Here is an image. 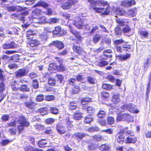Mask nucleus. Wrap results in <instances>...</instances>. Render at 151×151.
Instances as JSON below:
<instances>
[{"label": "nucleus", "instance_id": "obj_56", "mask_svg": "<svg viewBox=\"0 0 151 151\" xmlns=\"http://www.w3.org/2000/svg\"><path fill=\"white\" fill-rule=\"evenodd\" d=\"M74 25L78 29H80L82 28L83 25L82 22L81 21H78L75 22L74 23Z\"/></svg>", "mask_w": 151, "mask_h": 151}, {"label": "nucleus", "instance_id": "obj_40", "mask_svg": "<svg viewBox=\"0 0 151 151\" xmlns=\"http://www.w3.org/2000/svg\"><path fill=\"white\" fill-rule=\"evenodd\" d=\"M50 111L51 114L55 115H57L59 113L58 109L55 107H50Z\"/></svg>", "mask_w": 151, "mask_h": 151}, {"label": "nucleus", "instance_id": "obj_57", "mask_svg": "<svg viewBox=\"0 0 151 151\" xmlns=\"http://www.w3.org/2000/svg\"><path fill=\"white\" fill-rule=\"evenodd\" d=\"M101 36L100 35L96 34L93 38V40L95 43H97L100 39Z\"/></svg>", "mask_w": 151, "mask_h": 151}, {"label": "nucleus", "instance_id": "obj_18", "mask_svg": "<svg viewBox=\"0 0 151 151\" xmlns=\"http://www.w3.org/2000/svg\"><path fill=\"white\" fill-rule=\"evenodd\" d=\"M9 86L13 91H17L19 90V84L15 80L12 82Z\"/></svg>", "mask_w": 151, "mask_h": 151}, {"label": "nucleus", "instance_id": "obj_7", "mask_svg": "<svg viewBox=\"0 0 151 151\" xmlns=\"http://www.w3.org/2000/svg\"><path fill=\"white\" fill-rule=\"evenodd\" d=\"M28 40L27 43V47H36L40 44V41L37 39L32 38Z\"/></svg>", "mask_w": 151, "mask_h": 151}, {"label": "nucleus", "instance_id": "obj_61", "mask_svg": "<svg viewBox=\"0 0 151 151\" xmlns=\"http://www.w3.org/2000/svg\"><path fill=\"white\" fill-rule=\"evenodd\" d=\"M108 63L106 61L101 60L98 64V65L100 67H105L108 64Z\"/></svg>", "mask_w": 151, "mask_h": 151}, {"label": "nucleus", "instance_id": "obj_14", "mask_svg": "<svg viewBox=\"0 0 151 151\" xmlns=\"http://www.w3.org/2000/svg\"><path fill=\"white\" fill-rule=\"evenodd\" d=\"M62 28L60 26L58 25L55 27L54 29L52 31V33L53 35L61 36L63 35L61 33Z\"/></svg>", "mask_w": 151, "mask_h": 151}, {"label": "nucleus", "instance_id": "obj_17", "mask_svg": "<svg viewBox=\"0 0 151 151\" xmlns=\"http://www.w3.org/2000/svg\"><path fill=\"white\" fill-rule=\"evenodd\" d=\"M128 110L131 113L134 114H137L139 112V111L136 108V106L132 103L128 104Z\"/></svg>", "mask_w": 151, "mask_h": 151}, {"label": "nucleus", "instance_id": "obj_62", "mask_svg": "<svg viewBox=\"0 0 151 151\" xmlns=\"http://www.w3.org/2000/svg\"><path fill=\"white\" fill-rule=\"evenodd\" d=\"M32 87L35 89H37L39 88V83L37 79H35L32 80Z\"/></svg>", "mask_w": 151, "mask_h": 151}, {"label": "nucleus", "instance_id": "obj_22", "mask_svg": "<svg viewBox=\"0 0 151 151\" xmlns=\"http://www.w3.org/2000/svg\"><path fill=\"white\" fill-rule=\"evenodd\" d=\"M73 118L76 120H80L83 117V113L78 111L77 112H75L73 115Z\"/></svg>", "mask_w": 151, "mask_h": 151}, {"label": "nucleus", "instance_id": "obj_9", "mask_svg": "<svg viewBox=\"0 0 151 151\" xmlns=\"http://www.w3.org/2000/svg\"><path fill=\"white\" fill-rule=\"evenodd\" d=\"M42 10L36 8L33 10L31 13V16L29 17L30 20H32L37 18L38 16L41 14Z\"/></svg>", "mask_w": 151, "mask_h": 151}, {"label": "nucleus", "instance_id": "obj_16", "mask_svg": "<svg viewBox=\"0 0 151 151\" xmlns=\"http://www.w3.org/2000/svg\"><path fill=\"white\" fill-rule=\"evenodd\" d=\"M25 106L28 108L33 109L35 108L37 104L32 100H30L29 101H26L24 103Z\"/></svg>", "mask_w": 151, "mask_h": 151}, {"label": "nucleus", "instance_id": "obj_4", "mask_svg": "<svg viewBox=\"0 0 151 151\" xmlns=\"http://www.w3.org/2000/svg\"><path fill=\"white\" fill-rule=\"evenodd\" d=\"M28 72V71L26 70V68L19 69L15 72V77L17 78H21L26 76Z\"/></svg>", "mask_w": 151, "mask_h": 151}, {"label": "nucleus", "instance_id": "obj_21", "mask_svg": "<svg viewBox=\"0 0 151 151\" xmlns=\"http://www.w3.org/2000/svg\"><path fill=\"white\" fill-rule=\"evenodd\" d=\"M48 109L47 107H45L40 108L37 110V112L40 113L42 116L47 114L48 113Z\"/></svg>", "mask_w": 151, "mask_h": 151}, {"label": "nucleus", "instance_id": "obj_30", "mask_svg": "<svg viewBox=\"0 0 151 151\" xmlns=\"http://www.w3.org/2000/svg\"><path fill=\"white\" fill-rule=\"evenodd\" d=\"M90 9H93L94 10L95 12L98 13H100L103 12L104 9L102 7H96L93 6H90L89 7Z\"/></svg>", "mask_w": 151, "mask_h": 151}, {"label": "nucleus", "instance_id": "obj_51", "mask_svg": "<svg viewBox=\"0 0 151 151\" xmlns=\"http://www.w3.org/2000/svg\"><path fill=\"white\" fill-rule=\"evenodd\" d=\"M97 116L100 118H103L106 116V113L103 110H100L97 114Z\"/></svg>", "mask_w": 151, "mask_h": 151}, {"label": "nucleus", "instance_id": "obj_6", "mask_svg": "<svg viewBox=\"0 0 151 151\" xmlns=\"http://www.w3.org/2000/svg\"><path fill=\"white\" fill-rule=\"evenodd\" d=\"M49 45H54L59 50H61L64 47V45L63 42L58 40L52 41L49 44Z\"/></svg>", "mask_w": 151, "mask_h": 151}, {"label": "nucleus", "instance_id": "obj_8", "mask_svg": "<svg viewBox=\"0 0 151 151\" xmlns=\"http://www.w3.org/2000/svg\"><path fill=\"white\" fill-rule=\"evenodd\" d=\"M132 117V116L126 113L122 114L120 112L118 114V116L116 117V120L117 122H119L122 121L123 119L126 120H128L130 118Z\"/></svg>", "mask_w": 151, "mask_h": 151}, {"label": "nucleus", "instance_id": "obj_49", "mask_svg": "<svg viewBox=\"0 0 151 151\" xmlns=\"http://www.w3.org/2000/svg\"><path fill=\"white\" fill-rule=\"evenodd\" d=\"M68 107L69 109L70 110H75L77 108L76 103L72 102L70 103Z\"/></svg>", "mask_w": 151, "mask_h": 151}, {"label": "nucleus", "instance_id": "obj_33", "mask_svg": "<svg viewBox=\"0 0 151 151\" xmlns=\"http://www.w3.org/2000/svg\"><path fill=\"white\" fill-rule=\"evenodd\" d=\"M47 144V142L45 139H41L38 142V145L40 147L43 148Z\"/></svg>", "mask_w": 151, "mask_h": 151}, {"label": "nucleus", "instance_id": "obj_53", "mask_svg": "<svg viewBox=\"0 0 151 151\" xmlns=\"http://www.w3.org/2000/svg\"><path fill=\"white\" fill-rule=\"evenodd\" d=\"M111 7L110 6H107L105 11L101 14V15H106L109 14L110 12Z\"/></svg>", "mask_w": 151, "mask_h": 151}, {"label": "nucleus", "instance_id": "obj_35", "mask_svg": "<svg viewBox=\"0 0 151 151\" xmlns=\"http://www.w3.org/2000/svg\"><path fill=\"white\" fill-rule=\"evenodd\" d=\"M100 151H109V147L107 144H103L99 147Z\"/></svg>", "mask_w": 151, "mask_h": 151}, {"label": "nucleus", "instance_id": "obj_55", "mask_svg": "<svg viewBox=\"0 0 151 151\" xmlns=\"http://www.w3.org/2000/svg\"><path fill=\"white\" fill-rule=\"evenodd\" d=\"M39 36L42 40L43 41L47 40L48 38L47 34H46L45 32H43Z\"/></svg>", "mask_w": 151, "mask_h": 151}, {"label": "nucleus", "instance_id": "obj_54", "mask_svg": "<svg viewBox=\"0 0 151 151\" xmlns=\"http://www.w3.org/2000/svg\"><path fill=\"white\" fill-rule=\"evenodd\" d=\"M111 7L110 6H107L105 11L101 14V15H106L109 14L110 12Z\"/></svg>", "mask_w": 151, "mask_h": 151}, {"label": "nucleus", "instance_id": "obj_59", "mask_svg": "<svg viewBox=\"0 0 151 151\" xmlns=\"http://www.w3.org/2000/svg\"><path fill=\"white\" fill-rule=\"evenodd\" d=\"M90 4V6H96L98 5V3L96 0H86Z\"/></svg>", "mask_w": 151, "mask_h": 151}, {"label": "nucleus", "instance_id": "obj_15", "mask_svg": "<svg viewBox=\"0 0 151 151\" xmlns=\"http://www.w3.org/2000/svg\"><path fill=\"white\" fill-rule=\"evenodd\" d=\"M86 136H88V134L83 132H78L73 134V137L78 141L82 140L84 137Z\"/></svg>", "mask_w": 151, "mask_h": 151}, {"label": "nucleus", "instance_id": "obj_10", "mask_svg": "<svg viewBox=\"0 0 151 151\" xmlns=\"http://www.w3.org/2000/svg\"><path fill=\"white\" fill-rule=\"evenodd\" d=\"M137 141V137L134 134H131L127 136L125 140L126 144H135Z\"/></svg>", "mask_w": 151, "mask_h": 151}, {"label": "nucleus", "instance_id": "obj_27", "mask_svg": "<svg viewBox=\"0 0 151 151\" xmlns=\"http://www.w3.org/2000/svg\"><path fill=\"white\" fill-rule=\"evenodd\" d=\"M92 99L89 97H86L82 98L80 101V103L82 105H84L91 102Z\"/></svg>", "mask_w": 151, "mask_h": 151}, {"label": "nucleus", "instance_id": "obj_19", "mask_svg": "<svg viewBox=\"0 0 151 151\" xmlns=\"http://www.w3.org/2000/svg\"><path fill=\"white\" fill-rule=\"evenodd\" d=\"M100 97L103 100L108 101L110 99V95L109 92L103 91L100 93Z\"/></svg>", "mask_w": 151, "mask_h": 151}, {"label": "nucleus", "instance_id": "obj_24", "mask_svg": "<svg viewBox=\"0 0 151 151\" xmlns=\"http://www.w3.org/2000/svg\"><path fill=\"white\" fill-rule=\"evenodd\" d=\"M49 5L48 4L44 1H40L38 2L34 6V7H35L37 6H42L44 8H47Z\"/></svg>", "mask_w": 151, "mask_h": 151}, {"label": "nucleus", "instance_id": "obj_60", "mask_svg": "<svg viewBox=\"0 0 151 151\" xmlns=\"http://www.w3.org/2000/svg\"><path fill=\"white\" fill-rule=\"evenodd\" d=\"M124 42V40L122 39L116 40L113 41L114 46H117L121 44Z\"/></svg>", "mask_w": 151, "mask_h": 151}, {"label": "nucleus", "instance_id": "obj_3", "mask_svg": "<svg viewBox=\"0 0 151 151\" xmlns=\"http://www.w3.org/2000/svg\"><path fill=\"white\" fill-rule=\"evenodd\" d=\"M78 2V0H67L64 3L61 7L64 10H68L70 9L72 6L75 5Z\"/></svg>", "mask_w": 151, "mask_h": 151}, {"label": "nucleus", "instance_id": "obj_52", "mask_svg": "<svg viewBox=\"0 0 151 151\" xmlns=\"http://www.w3.org/2000/svg\"><path fill=\"white\" fill-rule=\"evenodd\" d=\"M18 31L15 27H13L11 28V30L8 32V34L10 35L15 34L18 35Z\"/></svg>", "mask_w": 151, "mask_h": 151}, {"label": "nucleus", "instance_id": "obj_1", "mask_svg": "<svg viewBox=\"0 0 151 151\" xmlns=\"http://www.w3.org/2000/svg\"><path fill=\"white\" fill-rule=\"evenodd\" d=\"M19 124L17 127L19 134L23 132L24 128L28 127L30 125V123L24 116H20L18 117L17 121Z\"/></svg>", "mask_w": 151, "mask_h": 151}, {"label": "nucleus", "instance_id": "obj_50", "mask_svg": "<svg viewBox=\"0 0 151 151\" xmlns=\"http://www.w3.org/2000/svg\"><path fill=\"white\" fill-rule=\"evenodd\" d=\"M87 81L90 84H94L95 83V78L91 76L87 77Z\"/></svg>", "mask_w": 151, "mask_h": 151}, {"label": "nucleus", "instance_id": "obj_23", "mask_svg": "<svg viewBox=\"0 0 151 151\" xmlns=\"http://www.w3.org/2000/svg\"><path fill=\"white\" fill-rule=\"evenodd\" d=\"M119 59L122 61H125L131 57V55L129 53H126L124 55H119L118 56Z\"/></svg>", "mask_w": 151, "mask_h": 151}, {"label": "nucleus", "instance_id": "obj_29", "mask_svg": "<svg viewBox=\"0 0 151 151\" xmlns=\"http://www.w3.org/2000/svg\"><path fill=\"white\" fill-rule=\"evenodd\" d=\"M113 85L109 84L104 83L102 85L101 88L104 89L107 91H110L113 88Z\"/></svg>", "mask_w": 151, "mask_h": 151}, {"label": "nucleus", "instance_id": "obj_5", "mask_svg": "<svg viewBox=\"0 0 151 151\" xmlns=\"http://www.w3.org/2000/svg\"><path fill=\"white\" fill-rule=\"evenodd\" d=\"M27 9V7H23L20 6H10L6 7V10L9 12H14L16 11L18 12L22 11L25 10Z\"/></svg>", "mask_w": 151, "mask_h": 151}, {"label": "nucleus", "instance_id": "obj_47", "mask_svg": "<svg viewBox=\"0 0 151 151\" xmlns=\"http://www.w3.org/2000/svg\"><path fill=\"white\" fill-rule=\"evenodd\" d=\"M107 122L108 124L112 125L114 123L115 120L113 117L109 116L107 117Z\"/></svg>", "mask_w": 151, "mask_h": 151}, {"label": "nucleus", "instance_id": "obj_44", "mask_svg": "<svg viewBox=\"0 0 151 151\" xmlns=\"http://www.w3.org/2000/svg\"><path fill=\"white\" fill-rule=\"evenodd\" d=\"M115 12L118 14L120 15H123L125 12L124 10L118 7H117L115 10Z\"/></svg>", "mask_w": 151, "mask_h": 151}, {"label": "nucleus", "instance_id": "obj_25", "mask_svg": "<svg viewBox=\"0 0 151 151\" xmlns=\"http://www.w3.org/2000/svg\"><path fill=\"white\" fill-rule=\"evenodd\" d=\"M49 77L48 78L47 83L50 86H55L56 85V80L52 77L50 76V75L47 74Z\"/></svg>", "mask_w": 151, "mask_h": 151}, {"label": "nucleus", "instance_id": "obj_31", "mask_svg": "<svg viewBox=\"0 0 151 151\" xmlns=\"http://www.w3.org/2000/svg\"><path fill=\"white\" fill-rule=\"evenodd\" d=\"M36 34L32 30L29 29L26 32V37L27 39L29 40L30 39L32 36L35 35Z\"/></svg>", "mask_w": 151, "mask_h": 151}, {"label": "nucleus", "instance_id": "obj_48", "mask_svg": "<svg viewBox=\"0 0 151 151\" xmlns=\"http://www.w3.org/2000/svg\"><path fill=\"white\" fill-rule=\"evenodd\" d=\"M55 122V119L51 117L46 119L45 120V123L47 124H52Z\"/></svg>", "mask_w": 151, "mask_h": 151}, {"label": "nucleus", "instance_id": "obj_46", "mask_svg": "<svg viewBox=\"0 0 151 151\" xmlns=\"http://www.w3.org/2000/svg\"><path fill=\"white\" fill-rule=\"evenodd\" d=\"M122 47L123 51L126 52L129 51V50L131 49V45L128 44L127 42H126L123 45Z\"/></svg>", "mask_w": 151, "mask_h": 151}, {"label": "nucleus", "instance_id": "obj_45", "mask_svg": "<svg viewBox=\"0 0 151 151\" xmlns=\"http://www.w3.org/2000/svg\"><path fill=\"white\" fill-rule=\"evenodd\" d=\"M72 121H70L69 118L66 119V127L69 130L73 127V125L72 124Z\"/></svg>", "mask_w": 151, "mask_h": 151}, {"label": "nucleus", "instance_id": "obj_64", "mask_svg": "<svg viewBox=\"0 0 151 151\" xmlns=\"http://www.w3.org/2000/svg\"><path fill=\"white\" fill-rule=\"evenodd\" d=\"M34 148L30 145L24 147L23 149L24 151H33Z\"/></svg>", "mask_w": 151, "mask_h": 151}, {"label": "nucleus", "instance_id": "obj_28", "mask_svg": "<svg viewBox=\"0 0 151 151\" xmlns=\"http://www.w3.org/2000/svg\"><path fill=\"white\" fill-rule=\"evenodd\" d=\"M58 65L55 63H52L49 64L48 70L51 71L57 70V71Z\"/></svg>", "mask_w": 151, "mask_h": 151}, {"label": "nucleus", "instance_id": "obj_63", "mask_svg": "<svg viewBox=\"0 0 151 151\" xmlns=\"http://www.w3.org/2000/svg\"><path fill=\"white\" fill-rule=\"evenodd\" d=\"M92 138L93 139L97 141H100L103 139V138L101 136L97 135L93 136Z\"/></svg>", "mask_w": 151, "mask_h": 151}, {"label": "nucleus", "instance_id": "obj_11", "mask_svg": "<svg viewBox=\"0 0 151 151\" xmlns=\"http://www.w3.org/2000/svg\"><path fill=\"white\" fill-rule=\"evenodd\" d=\"M72 49L74 51L79 55H82L84 52V50L82 47L80 45H77L75 43H73Z\"/></svg>", "mask_w": 151, "mask_h": 151}, {"label": "nucleus", "instance_id": "obj_34", "mask_svg": "<svg viewBox=\"0 0 151 151\" xmlns=\"http://www.w3.org/2000/svg\"><path fill=\"white\" fill-rule=\"evenodd\" d=\"M59 64V65H58L57 71L63 72L65 71L67 69L66 66H65L62 63Z\"/></svg>", "mask_w": 151, "mask_h": 151}, {"label": "nucleus", "instance_id": "obj_43", "mask_svg": "<svg viewBox=\"0 0 151 151\" xmlns=\"http://www.w3.org/2000/svg\"><path fill=\"white\" fill-rule=\"evenodd\" d=\"M44 133L47 134H50L53 133V130L50 127H45Z\"/></svg>", "mask_w": 151, "mask_h": 151}, {"label": "nucleus", "instance_id": "obj_37", "mask_svg": "<svg viewBox=\"0 0 151 151\" xmlns=\"http://www.w3.org/2000/svg\"><path fill=\"white\" fill-rule=\"evenodd\" d=\"M87 112L89 115H93L95 112V109L92 106H88L86 109Z\"/></svg>", "mask_w": 151, "mask_h": 151}, {"label": "nucleus", "instance_id": "obj_58", "mask_svg": "<svg viewBox=\"0 0 151 151\" xmlns=\"http://www.w3.org/2000/svg\"><path fill=\"white\" fill-rule=\"evenodd\" d=\"M34 127L36 129L42 131L44 130L45 127L44 125L40 124H36L35 125Z\"/></svg>", "mask_w": 151, "mask_h": 151}, {"label": "nucleus", "instance_id": "obj_39", "mask_svg": "<svg viewBox=\"0 0 151 151\" xmlns=\"http://www.w3.org/2000/svg\"><path fill=\"white\" fill-rule=\"evenodd\" d=\"M80 91V88L78 85H75L72 88L71 93L73 94H77Z\"/></svg>", "mask_w": 151, "mask_h": 151}, {"label": "nucleus", "instance_id": "obj_20", "mask_svg": "<svg viewBox=\"0 0 151 151\" xmlns=\"http://www.w3.org/2000/svg\"><path fill=\"white\" fill-rule=\"evenodd\" d=\"M87 147L88 150H94L97 148V145L92 140H90L88 142Z\"/></svg>", "mask_w": 151, "mask_h": 151}, {"label": "nucleus", "instance_id": "obj_13", "mask_svg": "<svg viewBox=\"0 0 151 151\" xmlns=\"http://www.w3.org/2000/svg\"><path fill=\"white\" fill-rule=\"evenodd\" d=\"M4 49H15L17 47V45L15 42L12 41L9 43H5L2 46Z\"/></svg>", "mask_w": 151, "mask_h": 151}, {"label": "nucleus", "instance_id": "obj_42", "mask_svg": "<svg viewBox=\"0 0 151 151\" xmlns=\"http://www.w3.org/2000/svg\"><path fill=\"white\" fill-rule=\"evenodd\" d=\"M119 94H114L112 97V101L115 104H117L119 101Z\"/></svg>", "mask_w": 151, "mask_h": 151}, {"label": "nucleus", "instance_id": "obj_32", "mask_svg": "<svg viewBox=\"0 0 151 151\" xmlns=\"http://www.w3.org/2000/svg\"><path fill=\"white\" fill-rule=\"evenodd\" d=\"M70 32L73 35H75L76 37L79 41L82 40V38L81 37L79 32L75 31L71 29L70 30Z\"/></svg>", "mask_w": 151, "mask_h": 151}, {"label": "nucleus", "instance_id": "obj_26", "mask_svg": "<svg viewBox=\"0 0 151 151\" xmlns=\"http://www.w3.org/2000/svg\"><path fill=\"white\" fill-rule=\"evenodd\" d=\"M19 90L22 92H29L30 90L27 85L22 84L19 87Z\"/></svg>", "mask_w": 151, "mask_h": 151}, {"label": "nucleus", "instance_id": "obj_38", "mask_svg": "<svg viewBox=\"0 0 151 151\" xmlns=\"http://www.w3.org/2000/svg\"><path fill=\"white\" fill-rule=\"evenodd\" d=\"M59 21L58 19L55 17L51 18L47 20V24H53L57 23Z\"/></svg>", "mask_w": 151, "mask_h": 151}, {"label": "nucleus", "instance_id": "obj_2", "mask_svg": "<svg viewBox=\"0 0 151 151\" xmlns=\"http://www.w3.org/2000/svg\"><path fill=\"white\" fill-rule=\"evenodd\" d=\"M124 129H121L115 135V140L119 144L122 145L125 143V137L124 135Z\"/></svg>", "mask_w": 151, "mask_h": 151}, {"label": "nucleus", "instance_id": "obj_41", "mask_svg": "<svg viewBox=\"0 0 151 151\" xmlns=\"http://www.w3.org/2000/svg\"><path fill=\"white\" fill-rule=\"evenodd\" d=\"M19 55L18 54L14 55L12 56L10 58V60H13L15 62H19Z\"/></svg>", "mask_w": 151, "mask_h": 151}, {"label": "nucleus", "instance_id": "obj_36", "mask_svg": "<svg viewBox=\"0 0 151 151\" xmlns=\"http://www.w3.org/2000/svg\"><path fill=\"white\" fill-rule=\"evenodd\" d=\"M47 20L45 16H41L38 18V23L41 24H47Z\"/></svg>", "mask_w": 151, "mask_h": 151}, {"label": "nucleus", "instance_id": "obj_12", "mask_svg": "<svg viewBox=\"0 0 151 151\" xmlns=\"http://www.w3.org/2000/svg\"><path fill=\"white\" fill-rule=\"evenodd\" d=\"M56 129L58 133L60 135L65 134L67 131L65 126L59 124L56 125Z\"/></svg>", "mask_w": 151, "mask_h": 151}]
</instances>
